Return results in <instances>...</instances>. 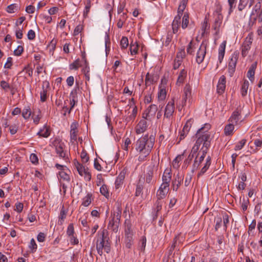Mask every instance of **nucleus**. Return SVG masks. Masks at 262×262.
Returning <instances> with one entry per match:
<instances>
[{"mask_svg":"<svg viewBox=\"0 0 262 262\" xmlns=\"http://www.w3.org/2000/svg\"><path fill=\"white\" fill-rule=\"evenodd\" d=\"M154 136L146 134L139 138L135 143L134 149L140 162L146 161L155 144Z\"/></svg>","mask_w":262,"mask_h":262,"instance_id":"obj_1","label":"nucleus"},{"mask_svg":"<svg viewBox=\"0 0 262 262\" xmlns=\"http://www.w3.org/2000/svg\"><path fill=\"white\" fill-rule=\"evenodd\" d=\"M210 128V124L205 123L198 130L196 134L197 140L191 149L192 153L196 154L201 144H203V146L200 151H202L203 149L207 150L208 148L210 146V134L209 130Z\"/></svg>","mask_w":262,"mask_h":262,"instance_id":"obj_2","label":"nucleus"},{"mask_svg":"<svg viewBox=\"0 0 262 262\" xmlns=\"http://www.w3.org/2000/svg\"><path fill=\"white\" fill-rule=\"evenodd\" d=\"M188 1L181 0L178 7L177 15L174 17L172 23V33H177L181 25V17L183 15L184 11L187 5Z\"/></svg>","mask_w":262,"mask_h":262,"instance_id":"obj_3","label":"nucleus"},{"mask_svg":"<svg viewBox=\"0 0 262 262\" xmlns=\"http://www.w3.org/2000/svg\"><path fill=\"white\" fill-rule=\"evenodd\" d=\"M107 233V231L105 229H103L101 232H98V238L96 242V249L98 253L100 255H102L103 254V249L106 253H108L110 251V247L108 245L107 241L105 244V234Z\"/></svg>","mask_w":262,"mask_h":262,"instance_id":"obj_4","label":"nucleus"},{"mask_svg":"<svg viewBox=\"0 0 262 262\" xmlns=\"http://www.w3.org/2000/svg\"><path fill=\"white\" fill-rule=\"evenodd\" d=\"M56 153L60 158L65 161L68 159V152L66 150V145L61 139L56 138L52 142Z\"/></svg>","mask_w":262,"mask_h":262,"instance_id":"obj_5","label":"nucleus"},{"mask_svg":"<svg viewBox=\"0 0 262 262\" xmlns=\"http://www.w3.org/2000/svg\"><path fill=\"white\" fill-rule=\"evenodd\" d=\"M249 20L252 25L256 24L257 22L262 25V9L260 5H256L253 7L250 13Z\"/></svg>","mask_w":262,"mask_h":262,"instance_id":"obj_6","label":"nucleus"},{"mask_svg":"<svg viewBox=\"0 0 262 262\" xmlns=\"http://www.w3.org/2000/svg\"><path fill=\"white\" fill-rule=\"evenodd\" d=\"M74 166L76 168L79 174L83 177L86 181H90L91 179V174L89 169L82 165L79 162L75 160L74 162Z\"/></svg>","mask_w":262,"mask_h":262,"instance_id":"obj_7","label":"nucleus"},{"mask_svg":"<svg viewBox=\"0 0 262 262\" xmlns=\"http://www.w3.org/2000/svg\"><path fill=\"white\" fill-rule=\"evenodd\" d=\"M208 46L207 43L205 41H202L198 50H197L195 56V61L199 64L203 62L206 54V50Z\"/></svg>","mask_w":262,"mask_h":262,"instance_id":"obj_8","label":"nucleus"},{"mask_svg":"<svg viewBox=\"0 0 262 262\" xmlns=\"http://www.w3.org/2000/svg\"><path fill=\"white\" fill-rule=\"evenodd\" d=\"M124 234L125 246L127 248L129 249L133 244V235L134 234L130 225L125 226Z\"/></svg>","mask_w":262,"mask_h":262,"instance_id":"obj_9","label":"nucleus"},{"mask_svg":"<svg viewBox=\"0 0 262 262\" xmlns=\"http://www.w3.org/2000/svg\"><path fill=\"white\" fill-rule=\"evenodd\" d=\"M174 109V100L173 98H172L165 106L164 114V118H166L169 120H171L173 118Z\"/></svg>","mask_w":262,"mask_h":262,"instance_id":"obj_10","label":"nucleus"},{"mask_svg":"<svg viewBox=\"0 0 262 262\" xmlns=\"http://www.w3.org/2000/svg\"><path fill=\"white\" fill-rule=\"evenodd\" d=\"M238 58V53L237 51L234 52L229 58L228 63V72L230 76H232L235 72L236 63Z\"/></svg>","mask_w":262,"mask_h":262,"instance_id":"obj_11","label":"nucleus"},{"mask_svg":"<svg viewBox=\"0 0 262 262\" xmlns=\"http://www.w3.org/2000/svg\"><path fill=\"white\" fill-rule=\"evenodd\" d=\"M253 41V35L248 34L245 39L241 48L242 55L245 57L247 55L249 50L251 48V44Z\"/></svg>","mask_w":262,"mask_h":262,"instance_id":"obj_12","label":"nucleus"},{"mask_svg":"<svg viewBox=\"0 0 262 262\" xmlns=\"http://www.w3.org/2000/svg\"><path fill=\"white\" fill-rule=\"evenodd\" d=\"M228 122L235 125L237 128L239 127L243 122L241 112L237 110L233 112L228 119Z\"/></svg>","mask_w":262,"mask_h":262,"instance_id":"obj_13","label":"nucleus"},{"mask_svg":"<svg viewBox=\"0 0 262 262\" xmlns=\"http://www.w3.org/2000/svg\"><path fill=\"white\" fill-rule=\"evenodd\" d=\"M207 151L206 149H202V151H199L195 157L193 164V169H197L200 166L201 163L204 161Z\"/></svg>","mask_w":262,"mask_h":262,"instance_id":"obj_14","label":"nucleus"},{"mask_svg":"<svg viewBox=\"0 0 262 262\" xmlns=\"http://www.w3.org/2000/svg\"><path fill=\"white\" fill-rule=\"evenodd\" d=\"M78 126V123L74 122L70 126V141L73 144H74L77 139Z\"/></svg>","mask_w":262,"mask_h":262,"instance_id":"obj_15","label":"nucleus"},{"mask_svg":"<svg viewBox=\"0 0 262 262\" xmlns=\"http://www.w3.org/2000/svg\"><path fill=\"white\" fill-rule=\"evenodd\" d=\"M169 190V187L161 185L157 192V198L158 201L164 199Z\"/></svg>","mask_w":262,"mask_h":262,"instance_id":"obj_16","label":"nucleus"},{"mask_svg":"<svg viewBox=\"0 0 262 262\" xmlns=\"http://www.w3.org/2000/svg\"><path fill=\"white\" fill-rule=\"evenodd\" d=\"M145 118L141 120L136 127V133L137 134H141L146 131L147 128V121Z\"/></svg>","mask_w":262,"mask_h":262,"instance_id":"obj_17","label":"nucleus"},{"mask_svg":"<svg viewBox=\"0 0 262 262\" xmlns=\"http://www.w3.org/2000/svg\"><path fill=\"white\" fill-rule=\"evenodd\" d=\"M226 77L224 75H222L219 78L217 84V92L219 94H222L225 90L226 88Z\"/></svg>","mask_w":262,"mask_h":262,"instance_id":"obj_18","label":"nucleus"},{"mask_svg":"<svg viewBox=\"0 0 262 262\" xmlns=\"http://www.w3.org/2000/svg\"><path fill=\"white\" fill-rule=\"evenodd\" d=\"M153 177L154 168L153 167H150L147 169V172L145 174V182L150 185L154 184L155 181L153 179Z\"/></svg>","mask_w":262,"mask_h":262,"instance_id":"obj_19","label":"nucleus"},{"mask_svg":"<svg viewBox=\"0 0 262 262\" xmlns=\"http://www.w3.org/2000/svg\"><path fill=\"white\" fill-rule=\"evenodd\" d=\"M49 86L50 84L48 81H43L42 90L40 93V100L42 102H45L47 99V95Z\"/></svg>","mask_w":262,"mask_h":262,"instance_id":"obj_20","label":"nucleus"},{"mask_svg":"<svg viewBox=\"0 0 262 262\" xmlns=\"http://www.w3.org/2000/svg\"><path fill=\"white\" fill-rule=\"evenodd\" d=\"M257 67V62H255L253 63L250 67L249 68L247 74V76L249 79V80L251 81V83H253L254 81V75H255V69Z\"/></svg>","mask_w":262,"mask_h":262,"instance_id":"obj_21","label":"nucleus"},{"mask_svg":"<svg viewBox=\"0 0 262 262\" xmlns=\"http://www.w3.org/2000/svg\"><path fill=\"white\" fill-rule=\"evenodd\" d=\"M170 171L167 169L165 170L162 176V185L169 187V183L171 179V174Z\"/></svg>","mask_w":262,"mask_h":262,"instance_id":"obj_22","label":"nucleus"},{"mask_svg":"<svg viewBox=\"0 0 262 262\" xmlns=\"http://www.w3.org/2000/svg\"><path fill=\"white\" fill-rule=\"evenodd\" d=\"M78 89V87H75L70 93V104H71V109L70 110L73 108L77 102V90Z\"/></svg>","mask_w":262,"mask_h":262,"instance_id":"obj_23","label":"nucleus"},{"mask_svg":"<svg viewBox=\"0 0 262 262\" xmlns=\"http://www.w3.org/2000/svg\"><path fill=\"white\" fill-rule=\"evenodd\" d=\"M111 219L108 224V228L111 229L115 232H117L118 230L119 221L116 219L115 220L112 214L111 216Z\"/></svg>","mask_w":262,"mask_h":262,"instance_id":"obj_24","label":"nucleus"},{"mask_svg":"<svg viewBox=\"0 0 262 262\" xmlns=\"http://www.w3.org/2000/svg\"><path fill=\"white\" fill-rule=\"evenodd\" d=\"M158 110L157 106L156 104H151L146 110L145 116H143V118H149L155 115Z\"/></svg>","mask_w":262,"mask_h":262,"instance_id":"obj_25","label":"nucleus"},{"mask_svg":"<svg viewBox=\"0 0 262 262\" xmlns=\"http://www.w3.org/2000/svg\"><path fill=\"white\" fill-rule=\"evenodd\" d=\"M226 46V41H223L220 45L219 48L218 60L221 63L224 58Z\"/></svg>","mask_w":262,"mask_h":262,"instance_id":"obj_26","label":"nucleus"},{"mask_svg":"<svg viewBox=\"0 0 262 262\" xmlns=\"http://www.w3.org/2000/svg\"><path fill=\"white\" fill-rule=\"evenodd\" d=\"M166 97V91L165 86L161 84L159 86V91L158 93V100L159 101H163Z\"/></svg>","mask_w":262,"mask_h":262,"instance_id":"obj_27","label":"nucleus"},{"mask_svg":"<svg viewBox=\"0 0 262 262\" xmlns=\"http://www.w3.org/2000/svg\"><path fill=\"white\" fill-rule=\"evenodd\" d=\"M125 172L121 171L115 180V184L116 189L120 188L123 184L125 178Z\"/></svg>","mask_w":262,"mask_h":262,"instance_id":"obj_28","label":"nucleus"},{"mask_svg":"<svg viewBox=\"0 0 262 262\" xmlns=\"http://www.w3.org/2000/svg\"><path fill=\"white\" fill-rule=\"evenodd\" d=\"M37 135L40 137L47 138L50 135V130L49 127L46 125H44L38 132Z\"/></svg>","mask_w":262,"mask_h":262,"instance_id":"obj_29","label":"nucleus"},{"mask_svg":"<svg viewBox=\"0 0 262 262\" xmlns=\"http://www.w3.org/2000/svg\"><path fill=\"white\" fill-rule=\"evenodd\" d=\"M235 125L229 122L225 125L224 129V134L226 136H231L233 133L235 129Z\"/></svg>","mask_w":262,"mask_h":262,"instance_id":"obj_30","label":"nucleus"},{"mask_svg":"<svg viewBox=\"0 0 262 262\" xmlns=\"http://www.w3.org/2000/svg\"><path fill=\"white\" fill-rule=\"evenodd\" d=\"M251 1L250 0H239L238 5L237 9L239 11L244 10L247 6L250 8L254 3L250 4Z\"/></svg>","mask_w":262,"mask_h":262,"instance_id":"obj_31","label":"nucleus"},{"mask_svg":"<svg viewBox=\"0 0 262 262\" xmlns=\"http://www.w3.org/2000/svg\"><path fill=\"white\" fill-rule=\"evenodd\" d=\"M211 164V158L208 156L205 159V163L201 169L200 172L198 173V176L200 177L202 176L209 168Z\"/></svg>","mask_w":262,"mask_h":262,"instance_id":"obj_32","label":"nucleus"},{"mask_svg":"<svg viewBox=\"0 0 262 262\" xmlns=\"http://www.w3.org/2000/svg\"><path fill=\"white\" fill-rule=\"evenodd\" d=\"M67 172H70L68 168L61 170L59 172L58 176L60 179L69 182L70 181V177Z\"/></svg>","mask_w":262,"mask_h":262,"instance_id":"obj_33","label":"nucleus"},{"mask_svg":"<svg viewBox=\"0 0 262 262\" xmlns=\"http://www.w3.org/2000/svg\"><path fill=\"white\" fill-rule=\"evenodd\" d=\"M184 95L182 99L183 103H185L188 98L191 96V88L189 85H186L184 89Z\"/></svg>","mask_w":262,"mask_h":262,"instance_id":"obj_34","label":"nucleus"},{"mask_svg":"<svg viewBox=\"0 0 262 262\" xmlns=\"http://www.w3.org/2000/svg\"><path fill=\"white\" fill-rule=\"evenodd\" d=\"M157 80V77L154 74L147 73L145 78V84L146 85H150L156 82Z\"/></svg>","mask_w":262,"mask_h":262,"instance_id":"obj_35","label":"nucleus"},{"mask_svg":"<svg viewBox=\"0 0 262 262\" xmlns=\"http://www.w3.org/2000/svg\"><path fill=\"white\" fill-rule=\"evenodd\" d=\"M92 200V193H88L86 196L82 199L81 205L84 207H88L91 204Z\"/></svg>","mask_w":262,"mask_h":262,"instance_id":"obj_36","label":"nucleus"},{"mask_svg":"<svg viewBox=\"0 0 262 262\" xmlns=\"http://www.w3.org/2000/svg\"><path fill=\"white\" fill-rule=\"evenodd\" d=\"M189 15L188 12H184L182 17L181 27L183 29H185L188 26L189 23Z\"/></svg>","mask_w":262,"mask_h":262,"instance_id":"obj_37","label":"nucleus"},{"mask_svg":"<svg viewBox=\"0 0 262 262\" xmlns=\"http://www.w3.org/2000/svg\"><path fill=\"white\" fill-rule=\"evenodd\" d=\"M32 114V111L29 106H25L22 112V116L25 120H28L30 118Z\"/></svg>","mask_w":262,"mask_h":262,"instance_id":"obj_38","label":"nucleus"},{"mask_svg":"<svg viewBox=\"0 0 262 262\" xmlns=\"http://www.w3.org/2000/svg\"><path fill=\"white\" fill-rule=\"evenodd\" d=\"M122 141L123 143L121 145V147L127 154L128 151V148L131 144V141L129 138L127 137L123 138Z\"/></svg>","mask_w":262,"mask_h":262,"instance_id":"obj_39","label":"nucleus"},{"mask_svg":"<svg viewBox=\"0 0 262 262\" xmlns=\"http://www.w3.org/2000/svg\"><path fill=\"white\" fill-rule=\"evenodd\" d=\"M249 86V82L247 80H245L241 90V95L243 97L247 94L248 89Z\"/></svg>","mask_w":262,"mask_h":262,"instance_id":"obj_40","label":"nucleus"},{"mask_svg":"<svg viewBox=\"0 0 262 262\" xmlns=\"http://www.w3.org/2000/svg\"><path fill=\"white\" fill-rule=\"evenodd\" d=\"M183 155H179L176 157L172 161V167L173 168L178 169L180 165V162L183 159Z\"/></svg>","mask_w":262,"mask_h":262,"instance_id":"obj_41","label":"nucleus"},{"mask_svg":"<svg viewBox=\"0 0 262 262\" xmlns=\"http://www.w3.org/2000/svg\"><path fill=\"white\" fill-rule=\"evenodd\" d=\"M83 58L84 61L85 66L82 69V72L84 74L85 78L87 80H90V68L88 66V63L86 60L85 58L83 56Z\"/></svg>","mask_w":262,"mask_h":262,"instance_id":"obj_42","label":"nucleus"},{"mask_svg":"<svg viewBox=\"0 0 262 262\" xmlns=\"http://www.w3.org/2000/svg\"><path fill=\"white\" fill-rule=\"evenodd\" d=\"M186 75L187 72L184 69L182 70L178 76L177 83L178 84L182 83L186 77Z\"/></svg>","mask_w":262,"mask_h":262,"instance_id":"obj_43","label":"nucleus"},{"mask_svg":"<svg viewBox=\"0 0 262 262\" xmlns=\"http://www.w3.org/2000/svg\"><path fill=\"white\" fill-rule=\"evenodd\" d=\"M222 7L219 6L217 8L216 12L218 13V19L215 21V25L218 27L220 26L222 23V15L221 14Z\"/></svg>","mask_w":262,"mask_h":262,"instance_id":"obj_44","label":"nucleus"},{"mask_svg":"<svg viewBox=\"0 0 262 262\" xmlns=\"http://www.w3.org/2000/svg\"><path fill=\"white\" fill-rule=\"evenodd\" d=\"M246 142H247V140L245 139H243L242 140L239 141L235 145V147H234V150L235 151H237V150H239L242 149L243 148V147L246 144Z\"/></svg>","mask_w":262,"mask_h":262,"instance_id":"obj_45","label":"nucleus"},{"mask_svg":"<svg viewBox=\"0 0 262 262\" xmlns=\"http://www.w3.org/2000/svg\"><path fill=\"white\" fill-rule=\"evenodd\" d=\"M32 118L33 120V122L35 124H38L39 122L40 119L41 118L40 117V112L38 111L36 114L35 112H34L32 114Z\"/></svg>","mask_w":262,"mask_h":262,"instance_id":"obj_46","label":"nucleus"},{"mask_svg":"<svg viewBox=\"0 0 262 262\" xmlns=\"http://www.w3.org/2000/svg\"><path fill=\"white\" fill-rule=\"evenodd\" d=\"M100 192L106 198H108L110 195L107 186L105 185H102V186H101L100 188Z\"/></svg>","mask_w":262,"mask_h":262,"instance_id":"obj_47","label":"nucleus"},{"mask_svg":"<svg viewBox=\"0 0 262 262\" xmlns=\"http://www.w3.org/2000/svg\"><path fill=\"white\" fill-rule=\"evenodd\" d=\"M138 50V45L136 42L132 43L130 46V54L132 55H135L137 53Z\"/></svg>","mask_w":262,"mask_h":262,"instance_id":"obj_48","label":"nucleus"},{"mask_svg":"<svg viewBox=\"0 0 262 262\" xmlns=\"http://www.w3.org/2000/svg\"><path fill=\"white\" fill-rule=\"evenodd\" d=\"M80 66L79 59H77L70 64L69 68L70 70H77Z\"/></svg>","mask_w":262,"mask_h":262,"instance_id":"obj_49","label":"nucleus"},{"mask_svg":"<svg viewBox=\"0 0 262 262\" xmlns=\"http://www.w3.org/2000/svg\"><path fill=\"white\" fill-rule=\"evenodd\" d=\"M183 179V177L181 176L179 173H178L176 176L175 177L174 180L172 181V183L177 184V185H181V182Z\"/></svg>","mask_w":262,"mask_h":262,"instance_id":"obj_50","label":"nucleus"},{"mask_svg":"<svg viewBox=\"0 0 262 262\" xmlns=\"http://www.w3.org/2000/svg\"><path fill=\"white\" fill-rule=\"evenodd\" d=\"M91 7V0H86V5L83 11V16L86 17L90 12V10Z\"/></svg>","mask_w":262,"mask_h":262,"instance_id":"obj_51","label":"nucleus"},{"mask_svg":"<svg viewBox=\"0 0 262 262\" xmlns=\"http://www.w3.org/2000/svg\"><path fill=\"white\" fill-rule=\"evenodd\" d=\"M18 128V123L13 124L9 126V131L11 135L15 134Z\"/></svg>","mask_w":262,"mask_h":262,"instance_id":"obj_52","label":"nucleus"},{"mask_svg":"<svg viewBox=\"0 0 262 262\" xmlns=\"http://www.w3.org/2000/svg\"><path fill=\"white\" fill-rule=\"evenodd\" d=\"M66 217V212L64 210H61L60 212V215L59 216V219L58 221V224L59 225H62L63 224L64 220Z\"/></svg>","mask_w":262,"mask_h":262,"instance_id":"obj_53","label":"nucleus"},{"mask_svg":"<svg viewBox=\"0 0 262 262\" xmlns=\"http://www.w3.org/2000/svg\"><path fill=\"white\" fill-rule=\"evenodd\" d=\"M236 2V0H228V3L229 6L228 15H230V14L233 12V9L235 6V3Z\"/></svg>","mask_w":262,"mask_h":262,"instance_id":"obj_54","label":"nucleus"},{"mask_svg":"<svg viewBox=\"0 0 262 262\" xmlns=\"http://www.w3.org/2000/svg\"><path fill=\"white\" fill-rule=\"evenodd\" d=\"M29 248L32 252H34L37 249V246L34 238H32L31 239L29 245Z\"/></svg>","mask_w":262,"mask_h":262,"instance_id":"obj_55","label":"nucleus"},{"mask_svg":"<svg viewBox=\"0 0 262 262\" xmlns=\"http://www.w3.org/2000/svg\"><path fill=\"white\" fill-rule=\"evenodd\" d=\"M74 234V228L73 224H70L68 225L67 230V234L68 236H72Z\"/></svg>","mask_w":262,"mask_h":262,"instance_id":"obj_56","label":"nucleus"},{"mask_svg":"<svg viewBox=\"0 0 262 262\" xmlns=\"http://www.w3.org/2000/svg\"><path fill=\"white\" fill-rule=\"evenodd\" d=\"M120 46L122 49H126L128 46V40L127 37H123L120 41Z\"/></svg>","mask_w":262,"mask_h":262,"instance_id":"obj_57","label":"nucleus"},{"mask_svg":"<svg viewBox=\"0 0 262 262\" xmlns=\"http://www.w3.org/2000/svg\"><path fill=\"white\" fill-rule=\"evenodd\" d=\"M39 17H40L45 23L47 24L51 23L52 20V18L51 16L46 14H40L39 15Z\"/></svg>","mask_w":262,"mask_h":262,"instance_id":"obj_58","label":"nucleus"},{"mask_svg":"<svg viewBox=\"0 0 262 262\" xmlns=\"http://www.w3.org/2000/svg\"><path fill=\"white\" fill-rule=\"evenodd\" d=\"M192 122V121L191 120H188L185 123V125L184 126L183 130H184V132H185V133H188L191 127Z\"/></svg>","mask_w":262,"mask_h":262,"instance_id":"obj_59","label":"nucleus"},{"mask_svg":"<svg viewBox=\"0 0 262 262\" xmlns=\"http://www.w3.org/2000/svg\"><path fill=\"white\" fill-rule=\"evenodd\" d=\"M182 60L179 57V55H177V58L175 59L173 63V69L176 70L179 68L180 65L182 63Z\"/></svg>","mask_w":262,"mask_h":262,"instance_id":"obj_60","label":"nucleus"},{"mask_svg":"<svg viewBox=\"0 0 262 262\" xmlns=\"http://www.w3.org/2000/svg\"><path fill=\"white\" fill-rule=\"evenodd\" d=\"M1 87L6 91L11 89L10 84L5 80H2L0 82Z\"/></svg>","mask_w":262,"mask_h":262,"instance_id":"obj_61","label":"nucleus"},{"mask_svg":"<svg viewBox=\"0 0 262 262\" xmlns=\"http://www.w3.org/2000/svg\"><path fill=\"white\" fill-rule=\"evenodd\" d=\"M80 157L83 163H86L89 160V156L88 155L86 152L84 150L82 151L81 152Z\"/></svg>","mask_w":262,"mask_h":262,"instance_id":"obj_62","label":"nucleus"},{"mask_svg":"<svg viewBox=\"0 0 262 262\" xmlns=\"http://www.w3.org/2000/svg\"><path fill=\"white\" fill-rule=\"evenodd\" d=\"M13 59L11 57H9L7 59L6 62L4 65V68L6 69H10L12 66Z\"/></svg>","mask_w":262,"mask_h":262,"instance_id":"obj_63","label":"nucleus"},{"mask_svg":"<svg viewBox=\"0 0 262 262\" xmlns=\"http://www.w3.org/2000/svg\"><path fill=\"white\" fill-rule=\"evenodd\" d=\"M24 51V48L21 46H18L17 48L14 50V54L16 56H19Z\"/></svg>","mask_w":262,"mask_h":262,"instance_id":"obj_64","label":"nucleus"}]
</instances>
